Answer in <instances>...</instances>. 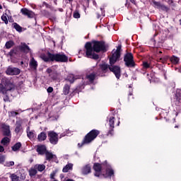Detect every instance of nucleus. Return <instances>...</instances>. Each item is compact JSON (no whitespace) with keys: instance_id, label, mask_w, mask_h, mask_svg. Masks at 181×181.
Here are the masks:
<instances>
[{"instance_id":"obj_1","label":"nucleus","mask_w":181,"mask_h":181,"mask_svg":"<svg viewBox=\"0 0 181 181\" xmlns=\"http://www.w3.org/2000/svg\"><path fill=\"white\" fill-rule=\"evenodd\" d=\"M121 57V45H119L116 50L112 51V56L110 58V63L111 66H109L108 64H103L100 65V68L101 69L102 71H107L109 69L110 71L114 73L115 75L116 78H119L121 77V68L117 66H112V64H115L118 59Z\"/></svg>"},{"instance_id":"obj_2","label":"nucleus","mask_w":181,"mask_h":181,"mask_svg":"<svg viewBox=\"0 0 181 181\" xmlns=\"http://www.w3.org/2000/svg\"><path fill=\"white\" fill-rule=\"evenodd\" d=\"M85 49L86 50V56L89 59H93L98 60L99 59L98 54L94 53H100L103 50H105V44L101 41H93L92 42H86L85 45Z\"/></svg>"},{"instance_id":"obj_3","label":"nucleus","mask_w":181,"mask_h":181,"mask_svg":"<svg viewBox=\"0 0 181 181\" xmlns=\"http://www.w3.org/2000/svg\"><path fill=\"white\" fill-rule=\"evenodd\" d=\"M41 59L45 62H57L59 63H67L69 57L64 54H52L48 52L46 54L41 55Z\"/></svg>"},{"instance_id":"obj_4","label":"nucleus","mask_w":181,"mask_h":181,"mask_svg":"<svg viewBox=\"0 0 181 181\" xmlns=\"http://www.w3.org/2000/svg\"><path fill=\"white\" fill-rule=\"evenodd\" d=\"M107 165L105 164H100L98 163H95L93 165V169L95 170V176L96 177H100L102 175L104 176V177H111L112 175H114V170L111 168L110 167H107L106 168V173L104 174L103 173V170L104 168H106Z\"/></svg>"},{"instance_id":"obj_5","label":"nucleus","mask_w":181,"mask_h":181,"mask_svg":"<svg viewBox=\"0 0 181 181\" xmlns=\"http://www.w3.org/2000/svg\"><path fill=\"white\" fill-rule=\"evenodd\" d=\"M13 88H15V85L9 79H3L0 83V93H2L4 95H6L8 91H12Z\"/></svg>"},{"instance_id":"obj_6","label":"nucleus","mask_w":181,"mask_h":181,"mask_svg":"<svg viewBox=\"0 0 181 181\" xmlns=\"http://www.w3.org/2000/svg\"><path fill=\"white\" fill-rule=\"evenodd\" d=\"M100 135V131L97 129H93L89 133L87 134V135L85 136L82 144L84 145V144H90L93 142L94 139L97 138Z\"/></svg>"},{"instance_id":"obj_7","label":"nucleus","mask_w":181,"mask_h":181,"mask_svg":"<svg viewBox=\"0 0 181 181\" xmlns=\"http://www.w3.org/2000/svg\"><path fill=\"white\" fill-rule=\"evenodd\" d=\"M124 62L127 67H134L135 62H134V56L132 53H127L124 55Z\"/></svg>"},{"instance_id":"obj_8","label":"nucleus","mask_w":181,"mask_h":181,"mask_svg":"<svg viewBox=\"0 0 181 181\" xmlns=\"http://www.w3.org/2000/svg\"><path fill=\"white\" fill-rule=\"evenodd\" d=\"M48 138L50 144L52 145H57V142H59V134H57V133L53 131L49 132Z\"/></svg>"},{"instance_id":"obj_9","label":"nucleus","mask_w":181,"mask_h":181,"mask_svg":"<svg viewBox=\"0 0 181 181\" xmlns=\"http://www.w3.org/2000/svg\"><path fill=\"white\" fill-rule=\"evenodd\" d=\"M6 74L8 76H18L21 74V69L16 67L8 66L6 70Z\"/></svg>"},{"instance_id":"obj_10","label":"nucleus","mask_w":181,"mask_h":181,"mask_svg":"<svg viewBox=\"0 0 181 181\" xmlns=\"http://www.w3.org/2000/svg\"><path fill=\"white\" fill-rule=\"evenodd\" d=\"M94 80H95V74H90L83 78V84H93Z\"/></svg>"},{"instance_id":"obj_11","label":"nucleus","mask_w":181,"mask_h":181,"mask_svg":"<svg viewBox=\"0 0 181 181\" xmlns=\"http://www.w3.org/2000/svg\"><path fill=\"white\" fill-rule=\"evenodd\" d=\"M152 2L154 5V8H157V9H161V11H164L165 12H168L169 11V8L160 4V2L156 1L155 0H152Z\"/></svg>"},{"instance_id":"obj_12","label":"nucleus","mask_w":181,"mask_h":181,"mask_svg":"<svg viewBox=\"0 0 181 181\" xmlns=\"http://www.w3.org/2000/svg\"><path fill=\"white\" fill-rule=\"evenodd\" d=\"M21 12L24 15V16H28V18H35V13L28 8H21Z\"/></svg>"},{"instance_id":"obj_13","label":"nucleus","mask_w":181,"mask_h":181,"mask_svg":"<svg viewBox=\"0 0 181 181\" xmlns=\"http://www.w3.org/2000/svg\"><path fill=\"white\" fill-rule=\"evenodd\" d=\"M23 124V119H18L16 122V134H19L22 131V124Z\"/></svg>"},{"instance_id":"obj_14","label":"nucleus","mask_w":181,"mask_h":181,"mask_svg":"<svg viewBox=\"0 0 181 181\" xmlns=\"http://www.w3.org/2000/svg\"><path fill=\"white\" fill-rule=\"evenodd\" d=\"M18 49L20 52H23V53H29L30 52V48L25 43H21L18 46Z\"/></svg>"},{"instance_id":"obj_15","label":"nucleus","mask_w":181,"mask_h":181,"mask_svg":"<svg viewBox=\"0 0 181 181\" xmlns=\"http://www.w3.org/2000/svg\"><path fill=\"white\" fill-rule=\"evenodd\" d=\"M1 128L3 129V135H4V136H11V129L9 128V126L2 124Z\"/></svg>"},{"instance_id":"obj_16","label":"nucleus","mask_w":181,"mask_h":181,"mask_svg":"<svg viewBox=\"0 0 181 181\" xmlns=\"http://www.w3.org/2000/svg\"><path fill=\"white\" fill-rule=\"evenodd\" d=\"M29 66L30 69L33 70H37V61L35 59L34 57H32L30 60Z\"/></svg>"},{"instance_id":"obj_17","label":"nucleus","mask_w":181,"mask_h":181,"mask_svg":"<svg viewBox=\"0 0 181 181\" xmlns=\"http://www.w3.org/2000/svg\"><path fill=\"white\" fill-rule=\"evenodd\" d=\"M81 172L83 175H88L91 173V166L90 165H86L82 168Z\"/></svg>"},{"instance_id":"obj_18","label":"nucleus","mask_w":181,"mask_h":181,"mask_svg":"<svg viewBox=\"0 0 181 181\" xmlns=\"http://www.w3.org/2000/svg\"><path fill=\"white\" fill-rule=\"evenodd\" d=\"M37 152H38L40 155H45V153L47 152V151H46V146H39L37 148Z\"/></svg>"},{"instance_id":"obj_19","label":"nucleus","mask_w":181,"mask_h":181,"mask_svg":"<svg viewBox=\"0 0 181 181\" xmlns=\"http://www.w3.org/2000/svg\"><path fill=\"white\" fill-rule=\"evenodd\" d=\"M47 138V135L45 132H41L40 134L37 136V139L39 142H42V141H46V139Z\"/></svg>"},{"instance_id":"obj_20","label":"nucleus","mask_w":181,"mask_h":181,"mask_svg":"<svg viewBox=\"0 0 181 181\" xmlns=\"http://www.w3.org/2000/svg\"><path fill=\"white\" fill-rule=\"evenodd\" d=\"M69 170H73V163H68L62 169L64 173H67Z\"/></svg>"},{"instance_id":"obj_21","label":"nucleus","mask_w":181,"mask_h":181,"mask_svg":"<svg viewBox=\"0 0 181 181\" xmlns=\"http://www.w3.org/2000/svg\"><path fill=\"white\" fill-rule=\"evenodd\" d=\"M45 158L47 160H51L52 159H56V155L49 152L46 151L45 152Z\"/></svg>"},{"instance_id":"obj_22","label":"nucleus","mask_w":181,"mask_h":181,"mask_svg":"<svg viewBox=\"0 0 181 181\" xmlns=\"http://www.w3.org/2000/svg\"><path fill=\"white\" fill-rule=\"evenodd\" d=\"M19 48H18V46L13 49H12L9 52L8 54L11 56V57H13L16 54H19Z\"/></svg>"},{"instance_id":"obj_23","label":"nucleus","mask_w":181,"mask_h":181,"mask_svg":"<svg viewBox=\"0 0 181 181\" xmlns=\"http://www.w3.org/2000/svg\"><path fill=\"white\" fill-rule=\"evenodd\" d=\"M9 142H11V139H9V137H4L1 141V144L4 146H8L9 145Z\"/></svg>"},{"instance_id":"obj_24","label":"nucleus","mask_w":181,"mask_h":181,"mask_svg":"<svg viewBox=\"0 0 181 181\" xmlns=\"http://www.w3.org/2000/svg\"><path fill=\"white\" fill-rule=\"evenodd\" d=\"M35 168L38 172H43L46 169V165L44 164H36L35 165Z\"/></svg>"},{"instance_id":"obj_25","label":"nucleus","mask_w":181,"mask_h":181,"mask_svg":"<svg viewBox=\"0 0 181 181\" xmlns=\"http://www.w3.org/2000/svg\"><path fill=\"white\" fill-rule=\"evenodd\" d=\"M29 175L30 176L32 177L33 176H36V175H37V168L35 167L33 168H31L30 170H29Z\"/></svg>"},{"instance_id":"obj_26","label":"nucleus","mask_w":181,"mask_h":181,"mask_svg":"<svg viewBox=\"0 0 181 181\" xmlns=\"http://www.w3.org/2000/svg\"><path fill=\"white\" fill-rule=\"evenodd\" d=\"M22 146V144L21 142L16 143L13 146H12V151L16 152V151H19L21 147Z\"/></svg>"},{"instance_id":"obj_27","label":"nucleus","mask_w":181,"mask_h":181,"mask_svg":"<svg viewBox=\"0 0 181 181\" xmlns=\"http://www.w3.org/2000/svg\"><path fill=\"white\" fill-rule=\"evenodd\" d=\"M49 77H50L52 80H57L59 77V74L56 71H53L52 74L49 75Z\"/></svg>"},{"instance_id":"obj_28","label":"nucleus","mask_w":181,"mask_h":181,"mask_svg":"<svg viewBox=\"0 0 181 181\" xmlns=\"http://www.w3.org/2000/svg\"><path fill=\"white\" fill-rule=\"evenodd\" d=\"M63 91H64V94L65 95H67V94H69V93H70V86H69L68 84H66L64 86Z\"/></svg>"},{"instance_id":"obj_29","label":"nucleus","mask_w":181,"mask_h":181,"mask_svg":"<svg viewBox=\"0 0 181 181\" xmlns=\"http://www.w3.org/2000/svg\"><path fill=\"white\" fill-rule=\"evenodd\" d=\"M115 122V117H110L109 119V125L110 127L113 129L114 128V124Z\"/></svg>"},{"instance_id":"obj_30","label":"nucleus","mask_w":181,"mask_h":181,"mask_svg":"<svg viewBox=\"0 0 181 181\" xmlns=\"http://www.w3.org/2000/svg\"><path fill=\"white\" fill-rule=\"evenodd\" d=\"M14 45H15V42H13V41L12 40L6 42L5 45L6 49H11V47H13Z\"/></svg>"},{"instance_id":"obj_31","label":"nucleus","mask_w":181,"mask_h":181,"mask_svg":"<svg viewBox=\"0 0 181 181\" xmlns=\"http://www.w3.org/2000/svg\"><path fill=\"white\" fill-rule=\"evenodd\" d=\"M13 26L14 29L17 30V32H22V27H21V25H19L18 23H13Z\"/></svg>"},{"instance_id":"obj_32","label":"nucleus","mask_w":181,"mask_h":181,"mask_svg":"<svg viewBox=\"0 0 181 181\" xmlns=\"http://www.w3.org/2000/svg\"><path fill=\"white\" fill-rule=\"evenodd\" d=\"M10 178L11 181H21L19 176H17L16 174H11Z\"/></svg>"},{"instance_id":"obj_33","label":"nucleus","mask_w":181,"mask_h":181,"mask_svg":"<svg viewBox=\"0 0 181 181\" xmlns=\"http://www.w3.org/2000/svg\"><path fill=\"white\" fill-rule=\"evenodd\" d=\"M27 136L30 139L35 138V130H31L27 133Z\"/></svg>"},{"instance_id":"obj_34","label":"nucleus","mask_w":181,"mask_h":181,"mask_svg":"<svg viewBox=\"0 0 181 181\" xmlns=\"http://www.w3.org/2000/svg\"><path fill=\"white\" fill-rule=\"evenodd\" d=\"M170 60L174 64H177V63H179V58L177 57L173 56L171 57Z\"/></svg>"},{"instance_id":"obj_35","label":"nucleus","mask_w":181,"mask_h":181,"mask_svg":"<svg viewBox=\"0 0 181 181\" xmlns=\"http://www.w3.org/2000/svg\"><path fill=\"white\" fill-rule=\"evenodd\" d=\"M66 80H68V81L71 82V83H74V75L73 74L68 75Z\"/></svg>"},{"instance_id":"obj_36","label":"nucleus","mask_w":181,"mask_h":181,"mask_svg":"<svg viewBox=\"0 0 181 181\" xmlns=\"http://www.w3.org/2000/svg\"><path fill=\"white\" fill-rule=\"evenodd\" d=\"M100 11H101V14H100L99 13H97L98 19H100V18H101V16H105V11H104V8H100Z\"/></svg>"},{"instance_id":"obj_37","label":"nucleus","mask_w":181,"mask_h":181,"mask_svg":"<svg viewBox=\"0 0 181 181\" xmlns=\"http://www.w3.org/2000/svg\"><path fill=\"white\" fill-rule=\"evenodd\" d=\"M175 97L177 98V100H180L181 98V90L178 89L176 90V93H175Z\"/></svg>"},{"instance_id":"obj_38","label":"nucleus","mask_w":181,"mask_h":181,"mask_svg":"<svg viewBox=\"0 0 181 181\" xmlns=\"http://www.w3.org/2000/svg\"><path fill=\"white\" fill-rule=\"evenodd\" d=\"M13 165H15V162L7 161L5 163L4 166H6L7 168H11V166H13Z\"/></svg>"},{"instance_id":"obj_39","label":"nucleus","mask_w":181,"mask_h":181,"mask_svg":"<svg viewBox=\"0 0 181 181\" xmlns=\"http://www.w3.org/2000/svg\"><path fill=\"white\" fill-rule=\"evenodd\" d=\"M143 67H144V69H149V67H151V63H149L148 62H144Z\"/></svg>"},{"instance_id":"obj_40","label":"nucleus","mask_w":181,"mask_h":181,"mask_svg":"<svg viewBox=\"0 0 181 181\" xmlns=\"http://www.w3.org/2000/svg\"><path fill=\"white\" fill-rule=\"evenodd\" d=\"M18 112H15V111H11L8 112V117H16V115H18Z\"/></svg>"},{"instance_id":"obj_41","label":"nucleus","mask_w":181,"mask_h":181,"mask_svg":"<svg viewBox=\"0 0 181 181\" xmlns=\"http://www.w3.org/2000/svg\"><path fill=\"white\" fill-rule=\"evenodd\" d=\"M168 59H169L168 56H165L163 58H160V62H161V63H165V62H166V60H168Z\"/></svg>"},{"instance_id":"obj_42","label":"nucleus","mask_w":181,"mask_h":181,"mask_svg":"<svg viewBox=\"0 0 181 181\" xmlns=\"http://www.w3.org/2000/svg\"><path fill=\"white\" fill-rule=\"evenodd\" d=\"M74 18H75V19H78L80 18V13L79 12L74 13Z\"/></svg>"},{"instance_id":"obj_43","label":"nucleus","mask_w":181,"mask_h":181,"mask_svg":"<svg viewBox=\"0 0 181 181\" xmlns=\"http://www.w3.org/2000/svg\"><path fill=\"white\" fill-rule=\"evenodd\" d=\"M1 19L4 23L8 24V18H6V16H2Z\"/></svg>"},{"instance_id":"obj_44","label":"nucleus","mask_w":181,"mask_h":181,"mask_svg":"<svg viewBox=\"0 0 181 181\" xmlns=\"http://www.w3.org/2000/svg\"><path fill=\"white\" fill-rule=\"evenodd\" d=\"M107 135H111V136L114 135V128L112 129L110 127V129L107 133Z\"/></svg>"},{"instance_id":"obj_45","label":"nucleus","mask_w":181,"mask_h":181,"mask_svg":"<svg viewBox=\"0 0 181 181\" xmlns=\"http://www.w3.org/2000/svg\"><path fill=\"white\" fill-rule=\"evenodd\" d=\"M46 72L49 74V76H50V74H52V73H53V71L52 70V69L48 68L47 69Z\"/></svg>"},{"instance_id":"obj_46","label":"nucleus","mask_w":181,"mask_h":181,"mask_svg":"<svg viewBox=\"0 0 181 181\" xmlns=\"http://www.w3.org/2000/svg\"><path fill=\"white\" fill-rule=\"evenodd\" d=\"M47 93H53V88L52 87H49L47 89Z\"/></svg>"},{"instance_id":"obj_47","label":"nucleus","mask_w":181,"mask_h":181,"mask_svg":"<svg viewBox=\"0 0 181 181\" xmlns=\"http://www.w3.org/2000/svg\"><path fill=\"white\" fill-rule=\"evenodd\" d=\"M4 100L5 102L9 101V98H8V95H6V97L4 98Z\"/></svg>"},{"instance_id":"obj_48","label":"nucleus","mask_w":181,"mask_h":181,"mask_svg":"<svg viewBox=\"0 0 181 181\" xmlns=\"http://www.w3.org/2000/svg\"><path fill=\"white\" fill-rule=\"evenodd\" d=\"M54 175H55L54 173H51L50 174V179H54Z\"/></svg>"},{"instance_id":"obj_49","label":"nucleus","mask_w":181,"mask_h":181,"mask_svg":"<svg viewBox=\"0 0 181 181\" xmlns=\"http://www.w3.org/2000/svg\"><path fill=\"white\" fill-rule=\"evenodd\" d=\"M5 151V148H4V146H0V152H4Z\"/></svg>"},{"instance_id":"obj_50","label":"nucleus","mask_w":181,"mask_h":181,"mask_svg":"<svg viewBox=\"0 0 181 181\" xmlns=\"http://www.w3.org/2000/svg\"><path fill=\"white\" fill-rule=\"evenodd\" d=\"M4 156H0V163H2V162H4Z\"/></svg>"},{"instance_id":"obj_51","label":"nucleus","mask_w":181,"mask_h":181,"mask_svg":"<svg viewBox=\"0 0 181 181\" xmlns=\"http://www.w3.org/2000/svg\"><path fill=\"white\" fill-rule=\"evenodd\" d=\"M26 132H27V134H28V132H30V127H27V129H26Z\"/></svg>"},{"instance_id":"obj_52","label":"nucleus","mask_w":181,"mask_h":181,"mask_svg":"<svg viewBox=\"0 0 181 181\" xmlns=\"http://www.w3.org/2000/svg\"><path fill=\"white\" fill-rule=\"evenodd\" d=\"M66 4H71L73 2V0H66Z\"/></svg>"},{"instance_id":"obj_53","label":"nucleus","mask_w":181,"mask_h":181,"mask_svg":"<svg viewBox=\"0 0 181 181\" xmlns=\"http://www.w3.org/2000/svg\"><path fill=\"white\" fill-rule=\"evenodd\" d=\"M63 136H66V134L64 133L61 134L60 138H63Z\"/></svg>"},{"instance_id":"obj_54","label":"nucleus","mask_w":181,"mask_h":181,"mask_svg":"<svg viewBox=\"0 0 181 181\" xmlns=\"http://www.w3.org/2000/svg\"><path fill=\"white\" fill-rule=\"evenodd\" d=\"M54 4H55L56 5H57V0H54Z\"/></svg>"},{"instance_id":"obj_55","label":"nucleus","mask_w":181,"mask_h":181,"mask_svg":"<svg viewBox=\"0 0 181 181\" xmlns=\"http://www.w3.org/2000/svg\"><path fill=\"white\" fill-rule=\"evenodd\" d=\"M59 12H63V8H59Z\"/></svg>"},{"instance_id":"obj_56","label":"nucleus","mask_w":181,"mask_h":181,"mask_svg":"<svg viewBox=\"0 0 181 181\" xmlns=\"http://www.w3.org/2000/svg\"><path fill=\"white\" fill-rule=\"evenodd\" d=\"M23 64V61L21 62V65L22 66Z\"/></svg>"},{"instance_id":"obj_57","label":"nucleus","mask_w":181,"mask_h":181,"mask_svg":"<svg viewBox=\"0 0 181 181\" xmlns=\"http://www.w3.org/2000/svg\"><path fill=\"white\" fill-rule=\"evenodd\" d=\"M30 163L33 162V159L30 160Z\"/></svg>"},{"instance_id":"obj_58","label":"nucleus","mask_w":181,"mask_h":181,"mask_svg":"<svg viewBox=\"0 0 181 181\" xmlns=\"http://www.w3.org/2000/svg\"><path fill=\"white\" fill-rule=\"evenodd\" d=\"M93 4L97 5V3H95V1H93Z\"/></svg>"},{"instance_id":"obj_59","label":"nucleus","mask_w":181,"mask_h":181,"mask_svg":"<svg viewBox=\"0 0 181 181\" xmlns=\"http://www.w3.org/2000/svg\"><path fill=\"white\" fill-rule=\"evenodd\" d=\"M175 128H179V126H175Z\"/></svg>"},{"instance_id":"obj_60","label":"nucleus","mask_w":181,"mask_h":181,"mask_svg":"<svg viewBox=\"0 0 181 181\" xmlns=\"http://www.w3.org/2000/svg\"><path fill=\"white\" fill-rule=\"evenodd\" d=\"M0 9H2V6L0 5Z\"/></svg>"},{"instance_id":"obj_61","label":"nucleus","mask_w":181,"mask_h":181,"mask_svg":"<svg viewBox=\"0 0 181 181\" xmlns=\"http://www.w3.org/2000/svg\"><path fill=\"white\" fill-rule=\"evenodd\" d=\"M129 95H132V93H129Z\"/></svg>"},{"instance_id":"obj_62","label":"nucleus","mask_w":181,"mask_h":181,"mask_svg":"<svg viewBox=\"0 0 181 181\" xmlns=\"http://www.w3.org/2000/svg\"><path fill=\"white\" fill-rule=\"evenodd\" d=\"M159 53H162V52L160 51Z\"/></svg>"},{"instance_id":"obj_63","label":"nucleus","mask_w":181,"mask_h":181,"mask_svg":"<svg viewBox=\"0 0 181 181\" xmlns=\"http://www.w3.org/2000/svg\"><path fill=\"white\" fill-rule=\"evenodd\" d=\"M117 125H119V123H118V124Z\"/></svg>"}]
</instances>
